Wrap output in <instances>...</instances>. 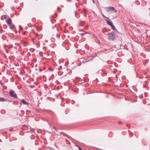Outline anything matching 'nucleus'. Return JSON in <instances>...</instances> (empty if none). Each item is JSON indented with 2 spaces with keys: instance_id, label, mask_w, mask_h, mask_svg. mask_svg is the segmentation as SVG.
Returning a JSON list of instances; mask_svg holds the SVG:
<instances>
[{
  "instance_id": "nucleus-1",
  "label": "nucleus",
  "mask_w": 150,
  "mask_h": 150,
  "mask_svg": "<svg viewBox=\"0 0 150 150\" xmlns=\"http://www.w3.org/2000/svg\"><path fill=\"white\" fill-rule=\"evenodd\" d=\"M6 22L11 29L13 30L15 28V27L12 23L11 20L10 18L6 21Z\"/></svg>"
},
{
  "instance_id": "nucleus-2",
  "label": "nucleus",
  "mask_w": 150,
  "mask_h": 150,
  "mask_svg": "<svg viewBox=\"0 0 150 150\" xmlns=\"http://www.w3.org/2000/svg\"><path fill=\"white\" fill-rule=\"evenodd\" d=\"M108 39L109 40H113L115 39V32L112 31L108 34Z\"/></svg>"
},
{
  "instance_id": "nucleus-3",
  "label": "nucleus",
  "mask_w": 150,
  "mask_h": 150,
  "mask_svg": "<svg viewBox=\"0 0 150 150\" xmlns=\"http://www.w3.org/2000/svg\"><path fill=\"white\" fill-rule=\"evenodd\" d=\"M106 9L108 12L115 13L117 12L115 8L113 7H107Z\"/></svg>"
},
{
  "instance_id": "nucleus-4",
  "label": "nucleus",
  "mask_w": 150,
  "mask_h": 150,
  "mask_svg": "<svg viewBox=\"0 0 150 150\" xmlns=\"http://www.w3.org/2000/svg\"><path fill=\"white\" fill-rule=\"evenodd\" d=\"M10 96L14 98H16L17 97V95L15 92L13 90H10L9 91Z\"/></svg>"
},
{
  "instance_id": "nucleus-5",
  "label": "nucleus",
  "mask_w": 150,
  "mask_h": 150,
  "mask_svg": "<svg viewBox=\"0 0 150 150\" xmlns=\"http://www.w3.org/2000/svg\"><path fill=\"white\" fill-rule=\"evenodd\" d=\"M106 21L108 25L111 26L113 24L112 22L111 21L109 20H107Z\"/></svg>"
},
{
  "instance_id": "nucleus-6",
  "label": "nucleus",
  "mask_w": 150,
  "mask_h": 150,
  "mask_svg": "<svg viewBox=\"0 0 150 150\" xmlns=\"http://www.w3.org/2000/svg\"><path fill=\"white\" fill-rule=\"evenodd\" d=\"M7 100L6 99H5L2 97H0V101L4 102L6 101Z\"/></svg>"
},
{
  "instance_id": "nucleus-7",
  "label": "nucleus",
  "mask_w": 150,
  "mask_h": 150,
  "mask_svg": "<svg viewBox=\"0 0 150 150\" xmlns=\"http://www.w3.org/2000/svg\"><path fill=\"white\" fill-rule=\"evenodd\" d=\"M21 101L25 105H28V103L25 101L24 99H22L21 100Z\"/></svg>"
},
{
  "instance_id": "nucleus-8",
  "label": "nucleus",
  "mask_w": 150,
  "mask_h": 150,
  "mask_svg": "<svg viewBox=\"0 0 150 150\" xmlns=\"http://www.w3.org/2000/svg\"><path fill=\"white\" fill-rule=\"evenodd\" d=\"M10 18L8 16H4V18L6 20V21L8 19V18Z\"/></svg>"
},
{
  "instance_id": "nucleus-9",
  "label": "nucleus",
  "mask_w": 150,
  "mask_h": 150,
  "mask_svg": "<svg viewBox=\"0 0 150 150\" xmlns=\"http://www.w3.org/2000/svg\"><path fill=\"white\" fill-rule=\"evenodd\" d=\"M111 26L112 28V29H113V30H115L116 29L115 27L114 26V25L113 24L112 25H111Z\"/></svg>"
},
{
  "instance_id": "nucleus-10",
  "label": "nucleus",
  "mask_w": 150,
  "mask_h": 150,
  "mask_svg": "<svg viewBox=\"0 0 150 150\" xmlns=\"http://www.w3.org/2000/svg\"><path fill=\"white\" fill-rule=\"evenodd\" d=\"M60 134H62L63 135L65 136H67L66 135V134L65 133H63L62 132H61L60 133Z\"/></svg>"
},
{
  "instance_id": "nucleus-11",
  "label": "nucleus",
  "mask_w": 150,
  "mask_h": 150,
  "mask_svg": "<svg viewBox=\"0 0 150 150\" xmlns=\"http://www.w3.org/2000/svg\"><path fill=\"white\" fill-rule=\"evenodd\" d=\"M78 147L79 150H83L80 147L78 146Z\"/></svg>"
},
{
  "instance_id": "nucleus-12",
  "label": "nucleus",
  "mask_w": 150,
  "mask_h": 150,
  "mask_svg": "<svg viewBox=\"0 0 150 150\" xmlns=\"http://www.w3.org/2000/svg\"><path fill=\"white\" fill-rule=\"evenodd\" d=\"M57 9L58 11H59L60 10V8L59 7H58L57 8Z\"/></svg>"
},
{
  "instance_id": "nucleus-13",
  "label": "nucleus",
  "mask_w": 150,
  "mask_h": 150,
  "mask_svg": "<svg viewBox=\"0 0 150 150\" xmlns=\"http://www.w3.org/2000/svg\"><path fill=\"white\" fill-rule=\"evenodd\" d=\"M53 128L56 131H57V130L55 127H54Z\"/></svg>"
},
{
  "instance_id": "nucleus-14",
  "label": "nucleus",
  "mask_w": 150,
  "mask_h": 150,
  "mask_svg": "<svg viewBox=\"0 0 150 150\" xmlns=\"http://www.w3.org/2000/svg\"><path fill=\"white\" fill-rule=\"evenodd\" d=\"M140 98H142L143 97L142 96H140Z\"/></svg>"
},
{
  "instance_id": "nucleus-15",
  "label": "nucleus",
  "mask_w": 150,
  "mask_h": 150,
  "mask_svg": "<svg viewBox=\"0 0 150 150\" xmlns=\"http://www.w3.org/2000/svg\"><path fill=\"white\" fill-rule=\"evenodd\" d=\"M103 16L104 17H105V18H106V17L105 16H104L103 14Z\"/></svg>"
},
{
  "instance_id": "nucleus-16",
  "label": "nucleus",
  "mask_w": 150,
  "mask_h": 150,
  "mask_svg": "<svg viewBox=\"0 0 150 150\" xmlns=\"http://www.w3.org/2000/svg\"><path fill=\"white\" fill-rule=\"evenodd\" d=\"M103 16L104 17H105V18H106V17L105 16H104L103 14Z\"/></svg>"
},
{
  "instance_id": "nucleus-17",
  "label": "nucleus",
  "mask_w": 150,
  "mask_h": 150,
  "mask_svg": "<svg viewBox=\"0 0 150 150\" xmlns=\"http://www.w3.org/2000/svg\"><path fill=\"white\" fill-rule=\"evenodd\" d=\"M93 2L94 3H95V2H94V1L93 0Z\"/></svg>"
},
{
  "instance_id": "nucleus-18",
  "label": "nucleus",
  "mask_w": 150,
  "mask_h": 150,
  "mask_svg": "<svg viewBox=\"0 0 150 150\" xmlns=\"http://www.w3.org/2000/svg\"><path fill=\"white\" fill-rule=\"evenodd\" d=\"M57 35V37H59V35Z\"/></svg>"
},
{
  "instance_id": "nucleus-19",
  "label": "nucleus",
  "mask_w": 150,
  "mask_h": 150,
  "mask_svg": "<svg viewBox=\"0 0 150 150\" xmlns=\"http://www.w3.org/2000/svg\"><path fill=\"white\" fill-rule=\"evenodd\" d=\"M66 141L67 142H68V141H67V139H66Z\"/></svg>"
}]
</instances>
